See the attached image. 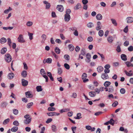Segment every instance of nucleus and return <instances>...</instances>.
<instances>
[{
    "label": "nucleus",
    "instance_id": "nucleus-38",
    "mask_svg": "<svg viewBox=\"0 0 133 133\" xmlns=\"http://www.w3.org/2000/svg\"><path fill=\"white\" fill-rule=\"evenodd\" d=\"M81 113H78L77 114V117H75V119H79L82 118L81 117Z\"/></svg>",
    "mask_w": 133,
    "mask_h": 133
},
{
    "label": "nucleus",
    "instance_id": "nucleus-50",
    "mask_svg": "<svg viewBox=\"0 0 133 133\" xmlns=\"http://www.w3.org/2000/svg\"><path fill=\"white\" fill-rule=\"evenodd\" d=\"M13 124L14 125L17 126L19 125V123L17 121H15L13 122Z\"/></svg>",
    "mask_w": 133,
    "mask_h": 133
},
{
    "label": "nucleus",
    "instance_id": "nucleus-34",
    "mask_svg": "<svg viewBox=\"0 0 133 133\" xmlns=\"http://www.w3.org/2000/svg\"><path fill=\"white\" fill-rule=\"evenodd\" d=\"M87 26L88 28H91L94 26V24L92 22H89L87 24Z\"/></svg>",
    "mask_w": 133,
    "mask_h": 133
},
{
    "label": "nucleus",
    "instance_id": "nucleus-26",
    "mask_svg": "<svg viewBox=\"0 0 133 133\" xmlns=\"http://www.w3.org/2000/svg\"><path fill=\"white\" fill-rule=\"evenodd\" d=\"M6 41V39L4 37H3L1 38L0 40V43L2 44L5 43Z\"/></svg>",
    "mask_w": 133,
    "mask_h": 133
},
{
    "label": "nucleus",
    "instance_id": "nucleus-40",
    "mask_svg": "<svg viewBox=\"0 0 133 133\" xmlns=\"http://www.w3.org/2000/svg\"><path fill=\"white\" fill-rule=\"evenodd\" d=\"M55 51L56 53L57 54H60V50L57 47H56L55 48Z\"/></svg>",
    "mask_w": 133,
    "mask_h": 133
},
{
    "label": "nucleus",
    "instance_id": "nucleus-2",
    "mask_svg": "<svg viewBox=\"0 0 133 133\" xmlns=\"http://www.w3.org/2000/svg\"><path fill=\"white\" fill-rule=\"evenodd\" d=\"M5 59L7 62L8 63L10 62L12 59L11 56L9 54H6L5 55Z\"/></svg>",
    "mask_w": 133,
    "mask_h": 133
},
{
    "label": "nucleus",
    "instance_id": "nucleus-13",
    "mask_svg": "<svg viewBox=\"0 0 133 133\" xmlns=\"http://www.w3.org/2000/svg\"><path fill=\"white\" fill-rule=\"evenodd\" d=\"M8 105V103L6 102H3L1 103V107L2 108H5Z\"/></svg>",
    "mask_w": 133,
    "mask_h": 133
},
{
    "label": "nucleus",
    "instance_id": "nucleus-8",
    "mask_svg": "<svg viewBox=\"0 0 133 133\" xmlns=\"http://www.w3.org/2000/svg\"><path fill=\"white\" fill-rule=\"evenodd\" d=\"M91 55L89 53H87L86 54V57L87 59L86 60V61L88 62L89 63L90 62L91 60L90 59L91 58Z\"/></svg>",
    "mask_w": 133,
    "mask_h": 133
},
{
    "label": "nucleus",
    "instance_id": "nucleus-54",
    "mask_svg": "<svg viewBox=\"0 0 133 133\" xmlns=\"http://www.w3.org/2000/svg\"><path fill=\"white\" fill-rule=\"evenodd\" d=\"M62 73V70L61 68H58V73L59 75L61 74Z\"/></svg>",
    "mask_w": 133,
    "mask_h": 133
},
{
    "label": "nucleus",
    "instance_id": "nucleus-47",
    "mask_svg": "<svg viewBox=\"0 0 133 133\" xmlns=\"http://www.w3.org/2000/svg\"><path fill=\"white\" fill-rule=\"evenodd\" d=\"M10 119L9 118H7L5 119L3 122V123L4 124H7L9 121Z\"/></svg>",
    "mask_w": 133,
    "mask_h": 133
},
{
    "label": "nucleus",
    "instance_id": "nucleus-21",
    "mask_svg": "<svg viewBox=\"0 0 133 133\" xmlns=\"http://www.w3.org/2000/svg\"><path fill=\"white\" fill-rule=\"evenodd\" d=\"M121 57L122 59L124 61H126L127 60L126 55L124 54H122L121 55Z\"/></svg>",
    "mask_w": 133,
    "mask_h": 133
},
{
    "label": "nucleus",
    "instance_id": "nucleus-35",
    "mask_svg": "<svg viewBox=\"0 0 133 133\" xmlns=\"http://www.w3.org/2000/svg\"><path fill=\"white\" fill-rule=\"evenodd\" d=\"M107 40L109 43H112L113 41L112 37L111 36H110L108 37V38Z\"/></svg>",
    "mask_w": 133,
    "mask_h": 133
},
{
    "label": "nucleus",
    "instance_id": "nucleus-28",
    "mask_svg": "<svg viewBox=\"0 0 133 133\" xmlns=\"http://www.w3.org/2000/svg\"><path fill=\"white\" fill-rule=\"evenodd\" d=\"M81 6L80 4L79 3H78L77 4L76 6L74 7V9L75 10L81 8Z\"/></svg>",
    "mask_w": 133,
    "mask_h": 133
},
{
    "label": "nucleus",
    "instance_id": "nucleus-10",
    "mask_svg": "<svg viewBox=\"0 0 133 133\" xmlns=\"http://www.w3.org/2000/svg\"><path fill=\"white\" fill-rule=\"evenodd\" d=\"M43 3L44 4L46 5V9H49L50 6V4L45 1H43Z\"/></svg>",
    "mask_w": 133,
    "mask_h": 133
},
{
    "label": "nucleus",
    "instance_id": "nucleus-29",
    "mask_svg": "<svg viewBox=\"0 0 133 133\" xmlns=\"http://www.w3.org/2000/svg\"><path fill=\"white\" fill-rule=\"evenodd\" d=\"M111 84V83L110 82L106 81L104 83V85L105 87H108Z\"/></svg>",
    "mask_w": 133,
    "mask_h": 133
},
{
    "label": "nucleus",
    "instance_id": "nucleus-64",
    "mask_svg": "<svg viewBox=\"0 0 133 133\" xmlns=\"http://www.w3.org/2000/svg\"><path fill=\"white\" fill-rule=\"evenodd\" d=\"M93 39V38L92 37H89L87 38L88 41L89 42H92Z\"/></svg>",
    "mask_w": 133,
    "mask_h": 133
},
{
    "label": "nucleus",
    "instance_id": "nucleus-7",
    "mask_svg": "<svg viewBox=\"0 0 133 133\" xmlns=\"http://www.w3.org/2000/svg\"><path fill=\"white\" fill-rule=\"evenodd\" d=\"M56 9L58 11L60 12H62L64 10V8L63 6L62 5H57L56 7Z\"/></svg>",
    "mask_w": 133,
    "mask_h": 133
},
{
    "label": "nucleus",
    "instance_id": "nucleus-30",
    "mask_svg": "<svg viewBox=\"0 0 133 133\" xmlns=\"http://www.w3.org/2000/svg\"><path fill=\"white\" fill-rule=\"evenodd\" d=\"M36 89L37 91L38 92H40L42 91L43 89L42 88V87L41 86H38L36 87Z\"/></svg>",
    "mask_w": 133,
    "mask_h": 133
},
{
    "label": "nucleus",
    "instance_id": "nucleus-19",
    "mask_svg": "<svg viewBox=\"0 0 133 133\" xmlns=\"http://www.w3.org/2000/svg\"><path fill=\"white\" fill-rule=\"evenodd\" d=\"M31 118L30 119H26L24 120V123L26 124H29L31 121Z\"/></svg>",
    "mask_w": 133,
    "mask_h": 133
},
{
    "label": "nucleus",
    "instance_id": "nucleus-15",
    "mask_svg": "<svg viewBox=\"0 0 133 133\" xmlns=\"http://www.w3.org/2000/svg\"><path fill=\"white\" fill-rule=\"evenodd\" d=\"M25 94L27 98H31L32 97L33 95L32 94L30 93V92L29 91H28L25 92Z\"/></svg>",
    "mask_w": 133,
    "mask_h": 133
},
{
    "label": "nucleus",
    "instance_id": "nucleus-55",
    "mask_svg": "<svg viewBox=\"0 0 133 133\" xmlns=\"http://www.w3.org/2000/svg\"><path fill=\"white\" fill-rule=\"evenodd\" d=\"M103 112L102 111H98L95 113V115L97 116L100 115L102 114Z\"/></svg>",
    "mask_w": 133,
    "mask_h": 133
},
{
    "label": "nucleus",
    "instance_id": "nucleus-56",
    "mask_svg": "<svg viewBox=\"0 0 133 133\" xmlns=\"http://www.w3.org/2000/svg\"><path fill=\"white\" fill-rule=\"evenodd\" d=\"M47 63H51L52 61V59L50 58H49L46 59Z\"/></svg>",
    "mask_w": 133,
    "mask_h": 133
},
{
    "label": "nucleus",
    "instance_id": "nucleus-63",
    "mask_svg": "<svg viewBox=\"0 0 133 133\" xmlns=\"http://www.w3.org/2000/svg\"><path fill=\"white\" fill-rule=\"evenodd\" d=\"M64 58L66 60H69V56L68 55H65L64 56Z\"/></svg>",
    "mask_w": 133,
    "mask_h": 133
},
{
    "label": "nucleus",
    "instance_id": "nucleus-20",
    "mask_svg": "<svg viewBox=\"0 0 133 133\" xmlns=\"http://www.w3.org/2000/svg\"><path fill=\"white\" fill-rule=\"evenodd\" d=\"M89 95L91 97H95L96 95V93L94 91H91L89 92Z\"/></svg>",
    "mask_w": 133,
    "mask_h": 133
},
{
    "label": "nucleus",
    "instance_id": "nucleus-49",
    "mask_svg": "<svg viewBox=\"0 0 133 133\" xmlns=\"http://www.w3.org/2000/svg\"><path fill=\"white\" fill-rule=\"evenodd\" d=\"M33 105V103L32 102L29 103L27 105V107L28 108H30L31 106Z\"/></svg>",
    "mask_w": 133,
    "mask_h": 133
},
{
    "label": "nucleus",
    "instance_id": "nucleus-1",
    "mask_svg": "<svg viewBox=\"0 0 133 133\" xmlns=\"http://www.w3.org/2000/svg\"><path fill=\"white\" fill-rule=\"evenodd\" d=\"M71 12V10L70 9L66 10L65 14L64 15V20L66 22H68L71 18V17L69 14Z\"/></svg>",
    "mask_w": 133,
    "mask_h": 133
},
{
    "label": "nucleus",
    "instance_id": "nucleus-32",
    "mask_svg": "<svg viewBox=\"0 0 133 133\" xmlns=\"http://www.w3.org/2000/svg\"><path fill=\"white\" fill-rule=\"evenodd\" d=\"M125 64H126L127 66L128 67H129L130 66H133V64L129 62H125Z\"/></svg>",
    "mask_w": 133,
    "mask_h": 133
},
{
    "label": "nucleus",
    "instance_id": "nucleus-12",
    "mask_svg": "<svg viewBox=\"0 0 133 133\" xmlns=\"http://www.w3.org/2000/svg\"><path fill=\"white\" fill-rule=\"evenodd\" d=\"M14 74L13 73H10L8 75V78L9 79H12L14 77Z\"/></svg>",
    "mask_w": 133,
    "mask_h": 133
},
{
    "label": "nucleus",
    "instance_id": "nucleus-58",
    "mask_svg": "<svg viewBox=\"0 0 133 133\" xmlns=\"http://www.w3.org/2000/svg\"><path fill=\"white\" fill-rule=\"evenodd\" d=\"M124 45L125 46H127L129 44V41H125L124 43Z\"/></svg>",
    "mask_w": 133,
    "mask_h": 133
},
{
    "label": "nucleus",
    "instance_id": "nucleus-42",
    "mask_svg": "<svg viewBox=\"0 0 133 133\" xmlns=\"http://www.w3.org/2000/svg\"><path fill=\"white\" fill-rule=\"evenodd\" d=\"M40 73L42 76L46 74L44 70L43 69H42L40 70Z\"/></svg>",
    "mask_w": 133,
    "mask_h": 133
},
{
    "label": "nucleus",
    "instance_id": "nucleus-41",
    "mask_svg": "<svg viewBox=\"0 0 133 133\" xmlns=\"http://www.w3.org/2000/svg\"><path fill=\"white\" fill-rule=\"evenodd\" d=\"M111 20L112 21V23L114 25L116 26L117 25V23L115 19H111Z\"/></svg>",
    "mask_w": 133,
    "mask_h": 133
},
{
    "label": "nucleus",
    "instance_id": "nucleus-17",
    "mask_svg": "<svg viewBox=\"0 0 133 133\" xmlns=\"http://www.w3.org/2000/svg\"><path fill=\"white\" fill-rule=\"evenodd\" d=\"M97 53L100 56L101 61H104L105 60V59L104 56L103 54H101L98 52Z\"/></svg>",
    "mask_w": 133,
    "mask_h": 133
},
{
    "label": "nucleus",
    "instance_id": "nucleus-31",
    "mask_svg": "<svg viewBox=\"0 0 133 133\" xmlns=\"http://www.w3.org/2000/svg\"><path fill=\"white\" fill-rule=\"evenodd\" d=\"M7 50V49L5 48H3L1 50V53L2 54H5Z\"/></svg>",
    "mask_w": 133,
    "mask_h": 133
},
{
    "label": "nucleus",
    "instance_id": "nucleus-51",
    "mask_svg": "<svg viewBox=\"0 0 133 133\" xmlns=\"http://www.w3.org/2000/svg\"><path fill=\"white\" fill-rule=\"evenodd\" d=\"M64 66L65 68L68 70L70 69V66L67 63H65L64 64Z\"/></svg>",
    "mask_w": 133,
    "mask_h": 133
},
{
    "label": "nucleus",
    "instance_id": "nucleus-62",
    "mask_svg": "<svg viewBox=\"0 0 133 133\" xmlns=\"http://www.w3.org/2000/svg\"><path fill=\"white\" fill-rule=\"evenodd\" d=\"M128 50L130 51H133V46H130L128 48Z\"/></svg>",
    "mask_w": 133,
    "mask_h": 133
},
{
    "label": "nucleus",
    "instance_id": "nucleus-39",
    "mask_svg": "<svg viewBox=\"0 0 133 133\" xmlns=\"http://www.w3.org/2000/svg\"><path fill=\"white\" fill-rule=\"evenodd\" d=\"M100 37L104 35V32L103 30H100L98 33Z\"/></svg>",
    "mask_w": 133,
    "mask_h": 133
},
{
    "label": "nucleus",
    "instance_id": "nucleus-45",
    "mask_svg": "<svg viewBox=\"0 0 133 133\" xmlns=\"http://www.w3.org/2000/svg\"><path fill=\"white\" fill-rule=\"evenodd\" d=\"M56 109L55 108L49 107L48 109V110L49 111H55Z\"/></svg>",
    "mask_w": 133,
    "mask_h": 133
},
{
    "label": "nucleus",
    "instance_id": "nucleus-16",
    "mask_svg": "<svg viewBox=\"0 0 133 133\" xmlns=\"http://www.w3.org/2000/svg\"><path fill=\"white\" fill-rule=\"evenodd\" d=\"M47 74L48 76L49 77L51 80L52 81H54V79L52 77L51 73L50 72H47Z\"/></svg>",
    "mask_w": 133,
    "mask_h": 133
},
{
    "label": "nucleus",
    "instance_id": "nucleus-44",
    "mask_svg": "<svg viewBox=\"0 0 133 133\" xmlns=\"http://www.w3.org/2000/svg\"><path fill=\"white\" fill-rule=\"evenodd\" d=\"M33 24V22H32L29 21L26 23V25L28 26H30Z\"/></svg>",
    "mask_w": 133,
    "mask_h": 133
},
{
    "label": "nucleus",
    "instance_id": "nucleus-3",
    "mask_svg": "<svg viewBox=\"0 0 133 133\" xmlns=\"http://www.w3.org/2000/svg\"><path fill=\"white\" fill-rule=\"evenodd\" d=\"M87 74L85 73H83L82 75V79L83 80L84 82L85 83L89 81L88 79H86Z\"/></svg>",
    "mask_w": 133,
    "mask_h": 133
},
{
    "label": "nucleus",
    "instance_id": "nucleus-18",
    "mask_svg": "<svg viewBox=\"0 0 133 133\" xmlns=\"http://www.w3.org/2000/svg\"><path fill=\"white\" fill-rule=\"evenodd\" d=\"M96 19L98 20H101L102 19V16L100 14H98L96 16Z\"/></svg>",
    "mask_w": 133,
    "mask_h": 133
},
{
    "label": "nucleus",
    "instance_id": "nucleus-52",
    "mask_svg": "<svg viewBox=\"0 0 133 133\" xmlns=\"http://www.w3.org/2000/svg\"><path fill=\"white\" fill-rule=\"evenodd\" d=\"M120 91V93L122 94H124L125 92V90L124 88H121Z\"/></svg>",
    "mask_w": 133,
    "mask_h": 133
},
{
    "label": "nucleus",
    "instance_id": "nucleus-59",
    "mask_svg": "<svg viewBox=\"0 0 133 133\" xmlns=\"http://www.w3.org/2000/svg\"><path fill=\"white\" fill-rule=\"evenodd\" d=\"M124 31L127 33L128 31V26H127L123 30Z\"/></svg>",
    "mask_w": 133,
    "mask_h": 133
},
{
    "label": "nucleus",
    "instance_id": "nucleus-22",
    "mask_svg": "<svg viewBox=\"0 0 133 133\" xmlns=\"http://www.w3.org/2000/svg\"><path fill=\"white\" fill-rule=\"evenodd\" d=\"M108 91L110 93H112L114 91V88L112 86H110L108 88Z\"/></svg>",
    "mask_w": 133,
    "mask_h": 133
},
{
    "label": "nucleus",
    "instance_id": "nucleus-36",
    "mask_svg": "<svg viewBox=\"0 0 133 133\" xmlns=\"http://www.w3.org/2000/svg\"><path fill=\"white\" fill-rule=\"evenodd\" d=\"M69 50L71 51H72L74 49V47L72 44L69 45L68 46Z\"/></svg>",
    "mask_w": 133,
    "mask_h": 133
},
{
    "label": "nucleus",
    "instance_id": "nucleus-48",
    "mask_svg": "<svg viewBox=\"0 0 133 133\" xmlns=\"http://www.w3.org/2000/svg\"><path fill=\"white\" fill-rule=\"evenodd\" d=\"M13 114L15 115H17L18 113V110L17 109H13Z\"/></svg>",
    "mask_w": 133,
    "mask_h": 133
},
{
    "label": "nucleus",
    "instance_id": "nucleus-24",
    "mask_svg": "<svg viewBox=\"0 0 133 133\" xmlns=\"http://www.w3.org/2000/svg\"><path fill=\"white\" fill-rule=\"evenodd\" d=\"M21 75L23 77H26L27 75L26 71L25 70L23 71L21 73Z\"/></svg>",
    "mask_w": 133,
    "mask_h": 133
},
{
    "label": "nucleus",
    "instance_id": "nucleus-37",
    "mask_svg": "<svg viewBox=\"0 0 133 133\" xmlns=\"http://www.w3.org/2000/svg\"><path fill=\"white\" fill-rule=\"evenodd\" d=\"M12 10V9L10 7L8 9L5 10L4 12L5 14H7L10 11Z\"/></svg>",
    "mask_w": 133,
    "mask_h": 133
},
{
    "label": "nucleus",
    "instance_id": "nucleus-61",
    "mask_svg": "<svg viewBox=\"0 0 133 133\" xmlns=\"http://www.w3.org/2000/svg\"><path fill=\"white\" fill-rule=\"evenodd\" d=\"M116 50L118 52H119L121 51V49L120 46L119 45H118L117 48Z\"/></svg>",
    "mask_w": 133,
    "mask_h": 133
},
{
    "label": "nucleus",
    "instance_id": "nucleus-14",
    "mask_svg": "<svg viewBox=\"0 0 133 133\" xmlns=\"http://www.w3.org/2000/svg\"><path fill=\"white\" fill-rule=\"evenodd\" d=\"M41 38L42 39L41 41V42L42 43H44L45 41L46 38V35L45 34H43L42 35Z\"/></svg>",
    "mask_w": 133,
    "mask_h": 133
},
{
    "label": "nucleus",
    "instance_id": "nucleus-23",
    "mask_svg": "<svg viewBox=\"0 0 133 133\" xmlns=\"http://www.w3.org/2000/svg\"><path fill=\"white\" fill-rule=\"evenodd\" d=\"M18 129V127L17 126H14L11 129V130L13 132H16Z\"/></svg>",
    "mask_w": 133,
    "mask_h": 133
},
{
    "label": "nucleus",
    "instance_id": "nucleus-9",
    "mask_svg": "<svg viewBox=\"0 0 133 133\" xmlns=\"http://www.w3.org/2000/svg\"><path fill=\"white\" fill-rule=\"evenodd\" d=\"M126 19L128 23H131L133 22V18L132 17H128Z\"/></svg>",
    "mask_w": 133,
    "mask_h": 133
},
{
    "label": "nucleus",
    "instance_id": "nucleus-33",
    "mask_svg": "<svg viewBox=\"0 0 133 133\" xmlns=\"http://www.w3.org/2000/svg\"><path fill=\"white\" fill-rule=\"evenodd\" d=\"M7 43L9 46L10 47H11V46L12 42L11 39L10 38H8L7 39Z\"/></svg>",
    "mask_w": 133,
    "mask_h": 133
},
{
    "label": "nucleus",
    "instance_id": "nucleus-4",
    "mask_svg": "<svg viewBox=\"0 0 133 133\" xmlns=\"http://www.w3.org/2000/svg\"><path fill=\"white\" fill-rule=\"evenodd\" d=\"M17 39L18 42L20 43H23L25 42V41L23 38V36L22 34L19 35Z\"/></svg>",
    "mask_w": 133,
    "mask_h": 133
},
{
    "label": "nucleus",
    "instance_id": "nucleus-46",
    "mask_svg": "<svg viewBox=\"0 0 133 133\" xmlns=\"http://www.w3.org/2000/svg\"><path fill=\"white\" fill-rule=\"evenodd\" d=\"M124 72H125L126 75L127 76H132L133 75L132 73H130L129 72H128L126 70L124 71Z\"/></svg>",
    "mask_w": 133,
    "mask_h": 133
},
{
    "label": "nucleus",
    "instance_id": "nucleus-60",
    "mask_svg": "<svg viewBox=\"0 0 133 133\" xmlns=\"http://www.w3.org/2000/svg\"><path fill=\"white\" fill-rule=\"evenodd\" d=\"M118 103L117 101L115 102L112 104V106L113 107H116L118 104Z\"/></svg>",
    "mask_w": 133,
    "mask_h": 133
},
{
    "label": "nucleus",
    "instance_id": "nucleus-53",
    "mask_svg": "<svg viewBox=\"0 0 133 133\" xmlns=\"http://www.w3.org/2000/svg\"><path fill=\"white\" fill-rule=\"evenodd\" d=\"M28 35L29 37V39L30 40H31L33 39V36L32 35H33V34L32 33H30L29 32L28 33Z\"/></svg>",
    "mask_w": 133,
    "mask_h": 133
},
{
    "label": "nucleus",
    "instance_id": "nucleus-11",
    "mask_svg": "<svg viewBox=\"0 0 133 133\" xmlns=\"http://www.w3.org/2000/svg\"><path fill=\"white\" fill-rule=\"evenodd\" d=\"M28 82L26 80L24 79H22V84L23 86L25 87L27 85Z\"/></svg>",
    "mask_w": 133,
    "mask_h": 133
},
{
    "label": "nucleus",
    "instance_id": "nucleus-5",
    "mask_svg": "<svg viewBox=\"0 0 133 133\" xmlns=\"http://www.w3.org/2000/svg\"><path fill=\"white\" fill-rule=\"evenodd\" d=\"M102 27L101 23L100 21L98 22H97V26L96 28V30L98 31L101 29Z\"/></svg>",
    "mask_w": 133,
    "mask_h": 133
},
{
    "label": "nucleus",
    "instance_id": "nucleus-57",
    "mask_svg": "<svg viewBox=\"0 0 133 133\" xmlns=\"http://www.w3.org/2000/svg\"><path fill=\"white\" fill-rule=\"evenodd\" d=\"M109 123L113 125L114 124V121L112 118L109 121Z\"/></svg>",
    "mask_w": 133,
    "mask_h": 133
},
{
    "label": "nucleus",
    "instance_id": "nucleus-6",
    "mask_svg": "<svg viewBox=\"0 0 133 133\" xmlns=\"http://www.w3.org/2000/svg\"><path fill=\"white\" fill-rule=\"evenodd\" d=\"M101 77L103 80H105L109 78L108 75L106 73L102 74L101 76Z\"/></svg>",
    "mask_w": 133,
    "mask_h": 133
},
{
    "label": "nucleus",
    "instance_id": "nucleus-27",
    "mask_svg": "<svg viewBox=\"0 0 133 133\" xmlns=\"http://www.w3.org/2000/svg\"><path fill=\"white\" fill-rule=\"evenodd\" d=\"M85 50L84 48L82 49L81 51L80 54L83 56H84L85 54Z\"/></svg>",
    "mask_w": 133,
    "mask_h": 133
},
{
    "label": "nucleus",
    "instance_id": "nucleus-43",
    "mask_svg": "<svg viewBox=\"0 0 133 133\" xmlns=\"http://www.w3.org/2000/svg\"><path fill=\"white\" fill-rule=\"evenodd\" d=\"M51 128L52 131L55 132L56 131V128L55 125H52Z\"/></svg>",
    "mask_w": 133,
    "mask_h": 133
},
{
    "label": "nucleus",
    "instance_id": "nucleus-25",
    "mask_svg": "<svg viewBox=\"0 0 133 133\" xmlns=\"http://www.w3.org/2000/svg\"><path fill=\"white\" fill-rule=\"evenodd\" d=\"M98 71L99 72H101L103 70V68L101 66H98L97 68Z\"/></svg>",
    "mask_w": 133,
    "mask_h": 133
}]
</instances>
